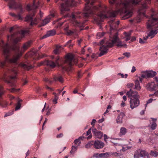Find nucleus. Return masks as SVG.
Returning a JSON list of instances; mask_svg holds the SVG:
<instances>
[{
    "label": "nucleus",
    "instance_id": "f257e3e1",
    "mask_svg": "<svg viewBox=\"0 0 158 158\" xmlns=\"http://www.w3.org/2000/svg\"><path fill=\"white\" fill-rule=\"evenodd\" d=\"M141 0H125L122 2L118 0H109L111 4H114L117 8H120L117 11H112L106 12V7L104 6L99 5L93 6L95 0H86V3L85 8V12L83 14L85 17L92 16L94 20L99 23L103 19L108 17H115L118 13L122 15L123 19H127L132 15L131 11L129 10V7L132 5H136L141 2Z\"/></svg>",
    "mask_w": 158,
    "mask_h": 158
},
{
    "label": "nucleus",
    "instance_id": "f03ea898",
    "mask_svg": "<svg viewBox=\"0 0 158 158\" xmlns=\"http://www.w3.org/2000/svg\"><path fill=\"white\" fill-rule=\"evenodd\" d=\"M0 47L3 50V54L5 57L4 61H0V67L1 68L7 67L8 63H16L18 59L22 55V53L20 51L19 47L17 45H15L12 48L15 52V54L12 58H10V45L8 43L4 44L2 40H0Z\"/></svg>",
    "mask_w": 158,
    "mask_h": 158
},
{
    "label": "nucleus",
    "instance_id": "7ed1b4c3",
    "mask_svg": "<svg viewBox=\"0 0 158 158\" xmlns=\"http://www.w3.org/2000/svg\"><path fill=\"white\" fill-rule=\"evenodd\" d=\"M110 39L106 41L105 39L102 40L100 42V44L102 45L106 42V45H103L100 48V53L98 56L100 57L105 55L107 53L108 50V48L112 47L114 44H117L116 46L118 47H127V45L126 44H122V43L118 37V33L116 32L114 34L111 33L110 35Z\"/></svg>",
    "mask_w": 158,
    "mask_h": 158
},
{
    "label": "nucleus",
    "instance_id": "20e7f679",
    "mask_svg": "<svg viewBox=\"0 0 158 158\" xmlns=\"http://www.w3.org/2000/svg\"><path fill=\"white\" fill-rule=\"evenodd\" d=\"M152 13L147 23L148 29H155L152 30L148 34V36L153 38L158 32V16L156 13L152 10Z\"/></svg>",
    "mask_w": 158,
    "mask_h": 158
},
{
    "label": "nucleus",
    "instance_id": "39448f33",
    "mask_svg": "<svg viewBox=\"0 0 158 158\" xmlns=\"http://www.w3.org/2000/svg\"><path fill=\"white\" fill-rule=\"evenodd\" d=\"M31 28L29 27L27 29L22 30L20 32L19 28L17 26H15L10 27L9 30L10 32H11L13 31H14L15 32L10 35L8 36V40L12 41L14 44H16L18 42L21 40L22 38V37H20L19 36L20 35L22 36H23L25 34H28L29 29Z\"/></svg>",
    "mask_w": 158,
    "mask_h": 158
},
{
    "label": "nucleus",
    "instance_id": "423d86ee",
    "mask_svg": "<svg viewBox=\"0 0 158 158\" xmlns=\"http://www.w3.org/2000/svg\"><path fill=\"white\" fill-rule=\"evenodd\" d=\"M126 95L130 98V107L131 109H133L139 106L140 103V96L137 92L133 91L130 89L127 92Z\"/></svg>",
    "mask_w": 158,
    "mask_h": 158
},
{
    "label": "nucleus",
    "instance_id": "0eeeda50",
    "mask_svg": "<svg viewBox=\"0 0 158 158\" xmlns=\"http://www.w3.org/2000/svg\"><path fill=\"white\" fill-rule=\"evenodd\" d=\"M40 2L37 1V2L36 0H33V3L31 6L29 5H28L27 6V9L28 10H35L36 8L39 6ZM35 15L34 11H33V13L30 15H28L25 18V21H31L30 26H33L34 25H35L38 23V21L36 19H33V17Z\"/></svg>",
    "mask_w": 158,
    "mask_h": 158
},
{
    "label": "nucleus",
    "instance_id": "6e6552de",
    "mask_svg": "<svg viewBox=\"0 0 158 158\" xmlns=\"http://www.w3.org/2000/svg\"><path fill=\"white\" fill-rule=\"evenodd\" d=\"M17 72L15 69H9L7 68V71L4 73V81L10 84L11 86H13L14 84L12 82V80L16 77Z\"/></svg>",
    "mask_w": 158,
    "mask_h": 158
},
{
    "label": "nucleus",
    "instance_id": "1a4fd4ad",
    "mask_svg": "<svg viewBox=\"0 0 158 158\" xmlns=\"http://www.w3.org/2000/svg\"><path fill=\"white\" fill-rule=\"evenodd\" d=\"M77 2L74 0H66L64 3L61 5V14H63L64 11L69 10V7L71 6H75Z\"/></svg>",
    "mask_w": 158,
    "mask_h": 158
},
{
    "label": "nucleus",
    "instance_id": "9d476101",
    "mask_svg": "<svg viewBox=\"0 0 158 158\" xmlns=\"http://www.w3.org/2000/svg\"><path fill=\"white\" fill-rule=\"evenodd\" d=\"M73 55L70 54H69L66 55V59L64 61L65 63H68L69 66V69L71 70L72 68V66L73 64H76L77 63V60L73 59Z\"/></svg>",
    "mask_w": 158,
    "mask_h": 158
},
{
    "label": "nucleus",
    "instance_id": "9b49d317",
    "mask_svg": "<svg viewBox=\"0 0 158 158\" xmlns=\"http://www.w3.org/2000/svg\"><path fill=\"white\" fill-rule=\"evenodd\" d=\"M59 57H57L55 60V62H54L53 61L48 60L44 61V62H41L38 65V66H40L43 65H47V66H49L52 68L55 67L56 65H59L58 61L59 60Z\"/></svg>",
    "mask_w": 158,
    "mask_h": 158
},
{
    "label": "nucleus",
    "instance_id": "f8f14e48",
    "mask_svg": "<svg viewBox=\"0 0 158 158\" xmlns=\"http://www.w3.org/2000/svg\"><path fill=\"white\" fill-rule=\"evenodd\" d=\"M80 14V13L79 12L73 13L71 15V17L75 23V25L77 26L82 27L84 26V23L79 22L76 20L77 18H80V16L79 15V14Z\"/></svg>",
    "mask_w": 158,
    "mask_h": 158
},
{
    "label": "nucleus",
    "instance_id": "ddd939ff",
    "mask_svg": "<svg viewBox=\"0 0 158 158\" xmlns=\"http://www.w3.org/2000/svg\"><path fill=\"white\" fill-rule=\"evenodd\" d=\"M151 2V0H146L142 4L139 8L138 11L140 14H142L145 16L144 12L148 8L147 4H150Z\"/></svg>",
    "mask_w": 158,
    "mask_h": 158
},
{
    "label": "nucleus",
    "instance_id": "4468645a",
    "mask_svg": "<svg viewBox=\"0 0 158 158\" xmlns=\"http://www.w3.org/2000/svg\"><path fill=\"white\" fill-rule=\"evenodd\" d=\"M8 6L10 9H16L19 8L22 10V6L20 4H17L15 0H10L8 3Z\"/></svg>",
    "mask_w": 158,
    "mask_h": 158
},
{
    "label": "nucleus",
    "instance_id": "2eb2a0df",
    "mask_svg": "<svg viewBox=\"0 0 158 158\" xmlns=\"http://www.w3.org/2000/svg\"><path fill=\"white\" fill-rule=\"evenodd\" d=\"M157 87L158 85L154 82H149L145 86L146 89L150 91H155L157 88Z\"/></svg>",
    "mask_w": 158,
    "mask_h": 158
},
{
    "label": "nucleus",
    "instance_id": "dca6fc26",
    "mask_svg": "<svg viewBox=\"0 0 158 158\" xmlns=\"http://www.w3.org/2000/svg\"><path fill=\"white\" fill-rule=\"evenodd\" d=\"M104 143L100 140H97L95 141H94V147L96 149L102 148L104 147Z\"/></svg>",
    "mask_w": 158,
    "mask_h": 158
},
{
    "label": "nucleus",
    "instance_id": "f3484780",
    "mask_svg": "<svg viewBox=\"0 0 158 158\" xmlns=\"http://www.w3.org/2000/svg\"><path fill=\"white\" fill-rule=\"evenodd\" d=\"M109 24L110 26V34L111 33H112V30H114L116 29L117 27L118 26V25L119 24V21H117L116 22V23H115L114 22V20H111L110 21H109Z\"/></svg>",
    "mask_w": 158,
    "mask_h": 158
},
{
    "label": "nucleus",
    "instance_id": "a211bd4d",
    "mask_svg": "<svg viewBox=\"0 0 158 158\" xmlns=\"http://www.w3.org/2000/svg\"><path fill=\"white\" fill-rule=\"evenodd\" d=\"M55 16V15L54 13L51 14L48 16L43 21L40 26H43L47 24L50 22L51 18L54 17Z\"/></svg>",
    "mask_w": 158,
    "mask_h": 158
},
{
    "label": "nucleus",
    "instance_id": "6ab92c4d",
    "mask_svg": "<svg viewBox=\"0 0 158 158\" xmlns=\"http://www.w3.org/2000/svg\"><path fill=\"white\" fill-rule=\"evenodd\" d=\"M92 131L96 138L99 139L102 138L103 134L100 131H98L95 128H94L92 129Z\"/></svg>",
    "mask_w": 158,
    "mask_h": 158
},
{
    "label": "nucleus",
    "instance_id": "aec40b11",
    "mask_svg": "<svg viewBox=\"0 0 158 158\" xmlns=\"http://www.w3.org/2000/svg\"><path fill=\"white\" fill-rule=\"evenodd\" d=\"M56 31L54 30L48 31L47 32L46 34L42 37V39H43L49 36H53L56 34Z\"/></svg>",
    "mask_w": 158,
    "mask_h": 158
},
{
    "label": "nucleus",
    "instance_id": "412c9836",
    "mask_svg": "<svg viewBox=\"0 0 158 158\" xmlns=\"http://www.w3.org/2000/svg\"><path fill=\"white\" fill-rule=\"evenodd\" d=\"M125 115L124 113L121 112L117 117L116 119V122L118 123H122V120L123 117Z\"/></svg>",
    "mask_w": 158,
    "mask_h": 158
},
{
    "label": "nucleus",
    "instance_id": "4be33fe9",
    "mask_svg": "<svg viewBox=\"0 0 158 158\" xmlns=\"http://www.w3.org/2000/svg\"><path fill=\"white\" fill-rule=\"evenodd\" d=\"M19 65L24 69L27 70H29L33 68L32 66L30 65L29 64H27L22 63H20Z\"/></svg>",
    "mask_w": 158,
    "mask_h": 158
},
{
    "label": "nucleus",
    "instance_id": "5701e85b",
    "mask_svg": "<svg viewBox=\"0 0 158 158\" xmlns=\"http://www.w3.org/2000/svg\"><path fill=\"white\" fill-rule=\"evenodd\" d=\"M53 80L55 81H58L59 82L62 83L64 80L62 76L60 74H58L54 77Z\"/></svg>",
    "mask_w": 158,
    "mask_h": 158
},
{
    "label": "nucleus",
    "instance_id": "b1692460",
    "mask_svg": "<svg viewBox=\"0 0 158 158\" xmlns=\"http://www.w3.org/2000/svg\"><path fill=\"white\" fill-rule=\"evenodd\" d=\"M153 122L152 123L151 126V128L152 130H155L157 126V124L156 123V118H151Z\"/></svg>",
    "mask_w": 158,
    "mask_h": 158
},
{
    "label": "nucleus",
    "instance_id": "393cba45",
    "mask_svg": "<svg viewBox=\"0 0 158 158\" xmlns=\"http://www.w3.org/2000/svg\"><path fill=\"white\" fill-rule=\"evenodd\" d=\"M31 41H30L25 43L21 48V51H24L26 50L30 46Z\"/></svg>",
    "mask_w": 158,
    "mask_h": 158
},
{
    "label": "nucleus",
    "instance_id": "a878e982",
    "mask_svg": "<svg viewBox=\"0 0 158 158\" xmlns=\"http://www.w3.org/2000/svg\"><path fill=\"white\" fill-rule=\"evenodd\" d=\"M135 87L134 89H136L138 91H140L141 88V87L140 85L139 81L138 80H136L135 81Z\"/></svg>",
    "mask_w": 158,
    "mask_h": 158
},
{
    "label": "nucleus",
    "instance_id": "bb28decb",
    "mask_svg": "<svg viewBox=\"0 0 158 158\" xmlns=\"http://www.w3.org/2000/svg\"><path fill=\"white\" fill-rule=\"evenodd\" d=\"M156 72L153 71H148V78L154 77L156 74Z\"/></svg>",
    "mask_w": 158,
    "mask_h": 158
},
{
    "label": "nucleus",
    "instance_id": "cd10ccee",
    "mask_svg": "<svg viewBox=\"0 0 158 158\" xmlns=\"http://www.w3.org/2000/svg\"><path fill=\"white\" fill-rule=\"evenodd\" d=\"M9 14L11 16L13 17L16 18H17L19 20H22L23 18L21 16L20 14H19L17 15H16L13 13H10Z\"/></svg>",
    "mask_w": 158,
    "mask_h": 158
},
{
    "label": "nucleus",
    "instance_id": "c85d7f7f",
    "mask_svg": "<svg viewBox=\"0 0 158 158\" xmlns=\"http://www.w3.org/2000/svg\"><path fill=\"white\" fill-rule=\"evenodd\" d=\"M141 151L140 149H139L135 152L134 155V158H139L140 156Z\"/></svg>",
    "mask_w": 158,
    "mask_h": 158
},
{
    "label": "nucleus",
    "instance_id": "c756f323",
    "mask_svg": "<svg viewBox=\"0 0 158 158\" xmlns=\"http://www.w3.org/2000/svg\"><path fill=\"white\" fill-rule=\"evenodd\" d=\"M127 132V129L125 127H122L120 129L119 135H125Z\"/></svg>",
    "mask_w": 158,
    "mask_h": 158
},
{
    "label": "nucleus",
    "instance_id": "7c9ffc66",
    "mask_svg": "<svg viewBox=\"0 0 158 158\" xmlns=\"http://www.w3.org/2000/svg\"><path fill=\"white\" fill-rule=\"evenodd\" d=\"M146 156L148 158L149 156L148 153L145 151L142 150H141L140 157H144Z\"/></svg>",
    "mask_w": 158,
    "mask_h": 158
},
{
    "label": "nucleus",
    "instance_id": "2f4dec72",
    "mask_svg": "<svg viewBox=\"0 0 158 158\" xmlns=\"http://www.w3.org/2000/svg\"><path fill=\"white\" fill-rule=\"evenodd\" d=\"M148 71H143L141 72V76L143 78H148Z\"/></svg>",
    "mask_w": 158,
    "mask_h": 158
},
{
    "label": "nucleus",
    "instance_id": "473e14b6",
    "mask_svg": "<svg viewBox=\"0 0 158 158\" xmlns=\"http://www.w3.org/2000/svg\"><path fill=\"white\" fill-rule=\"evenodd\" d=\"M91 128H90L87 131L86 134H85V133L83 134V135L84 136V135H89L88 137V139H90L92 137V135L91 134Z\"/></svg>",
    "mask_w": 158,
    "mask_h": 158
},
{
    "label": "nucleus",
    "instance_id": "72a5a7b5",
    "mask_svg": "<svg viewBox=\"0 0 158 158\" xmlns=\"http://www.w3.org/2000/svg\"><path fill=\"white\" fill-rule=\"evenodd\" d=\"M22 101L21 100H19L18 101L15 107V110H18L20 108L21 106V104L20 103V102H22Z\"/></svg>",
    "mask_w": 158,
    "mask_h": 158
},
{
    "label": "nucleus",
    "instance_id": "f704fd0d",
    "mask_svg": "<svg viewBox=\"0 0 158 158\" xmlns=\"http://www.w3.org/2000/svg\"><path fill=\"white\" fill-rule=\"evenodd\" d=\"M93 145H94V141L89 142L85 145V147L87 148H89Z\"/></svg>",
    "mask_w": 158,
    "mask_h": 158
},
{
    "label": "nucleus",
    "instance_id": "c9c22d12",
    "mask_svg": "<svg viewBox=\"0 0 158 158\" xmlns=\"http://www.w3.org/2000/svg\"><path fill=\"white\" fill-rule=\"evenodd\" d=\"M150 154L151 156L156 157L157 156L158 153L156 151H151Z\"/></svg>",
    "mask_w": 158,
    "mask_h": 158
},
{
    "label": "nucleus",
    "instance_id": "e433bc0d",
    "mask_svg": "<svg viewBox=\"0 0 158 158\" xmlns=\"http://www.w3.org/2000/svg\"><path fill=\"white\" fill-rule=\"evenodd\" d=\"M105 34V33L103 32L102 33L99 32L97 33V38L99 39L101 37H102Z\"/></svg>",
    "mask_w": 158,
    "mask_h": 158
},
{
    "label": "nucleus",
    "instance_id": "4c0bfd02",
    "mask_svg": "<svg viewBox=\"0 0 158 158\" xmlns=\"http://www.w3.org/2000/svg\"><path fill=\"white\" fill-rule=\"evenodd\" d=\"M118 75H120L121 76V78H127L128 75L127 74H124L123 73H119L118 74Z\"/></svg>",
    "mask_w": 158,
    "mask_h": 158
},
{
    "label": "nucleus",
    "instance_id": "58836bf2",
    "mask_svg": "<svg viewBox=\"0 0 158 158\" xmlns=\"http://www.w3.org/2000/svg\"><path fill=\"white\" fill-rule=\"evenodd\" d=\"M77 149V147L72 146V150L70 152V153L72 154L74 152V151H76Z\"/></svg>",
    "mask_w": 158,
    "mask_h": 158
},
{
    "label": "nucleus",
    "instance_id": "ea45409f",
    "mask_svg": "<svg viewBox=\"0 0 158 158\" xmlns=\"http://www.w3.org/2000/svg\"><path fill=\"white\" fill-rule=\"evenodd\" d=\"M110 154L111 155L114 156H119L121 155L120 154L117 152H111Z\"/></svg>",
    "mask_w": 158,
    "mask_h": 158
},
{
    "label": "nucleus",
    "instance_id": "a19ab883",
    "mask_svg": "<svg viewBox=\"0 0 158 158\" xmlns=\"http://www.w3.org/2000/svg\"><path fill=\"white\" fill-rule=\"evenodd\" d=\"M20 90V89H16L14 88H12L11 89H9L10 91L12 93L14 92H18Z\"/></svg>",
    "mask_w": 158,
    "mask_h": 158
},
{
    "label": "nucleus",
    "instance_id": "79ce46f5",
    "mask_svg": "<svg viewBox=\"0 0 158 158\" xmlns=\"http://www.w3.org/2000/svg\"><path fill=\"white\" fill-rule=\"evenodd\" d=\"M74 31L69 30L67 33L66 34L68 35H72L74 33Z\"/></svg>",
    "mask_w": 158,
    "mask_h": 158
},
{
    "label": "nucleus",
    "instance_id": "37998d69",
    "mask_svg": "<svg viewBox=\"0 0 158 158\" xmlns=\"http://www.w3.org/2000/svg\"><path fill=\"white\" fill-rule=\"evenodd\" d=\"M108 155V153L107 152H106L105 153H101L99 154V156L101 157H105V156H107Z\"/></svg>",
    "mask_w": 158,
    "mask_h": 158
},
{
    "label": "nucleus",
    "instance_id": "c03bdc74",
    "mask_svg": "<svg viewBox=\"0 0 158 158\" xmlns=\"http://www.w3.org/2000/svg\"><path fill=\"white\" fill-rule=\"evenodd\" d=\"M134 86V84L133 83H128L127 84V86L128 88L132 87Z\"/></svg>",
    "mask_w": 158,
    "mask_h": 158
},
{
    "label": "nucleus",
    "instance_id": "a18cd8bd",
    "mask_svg": "<svg viewBox=\"0 0 158 158\" xmlns=\"http://www.w3.org/2000/svg\"><path fill=\"white\" fill-rule=\"evenodd\" d=\"M44 81L45 82H48V83H49L50 84L52 83V81L49 80V79L47 78H45L44 79Z\"/></svg>",
    "mask_w": 158,
    "mask_h": 158
},
{
    "label": "nucleus",
    "instance_id": "49530a36",
    "mask_svg": "<svg viewBox=\"0 0 158 158\" xmlns=\"http://www.w3.org/2000/svg\"><path fill=\"white\" fill-rule=\"evenodd\" d=\"M2 98L0 99V102H1V103H2V104L3 105V106H5V107H5L6 106H7V103L6 102H2Z\"/></svg>",
    "mask_w": 158,
    "mask_h": 158
},
{
    "label": "nucleus",
    "instance_id": "de8ad7c7",
    "mask_svg": "<svg viewBox=\"0 0 158 158\" xmlns=\"http://www.w3.org/2000/svg\"><path fill=\"white\" fill-rule=\"evenodd\" d=\"M74 143L76 144H79L80 143V140L79 139H76L74 141Z\"/></svg>",
    "mask_w": 158,
    "mask_h": 158
},
{
    "label": "nucleus",
    "instance_id": "09e8293b",
    "mask_svg": "<svg viewBox=\"0 0 158 158\" xmlns=\"http://www.w3.org/2000/svg\"><path fill=\"white\" fill-rule=\"evenodd\" d=\"M123 55L127 58H128L130 56V53L129 52L124 53L123 54Z\"/></svg>",
    "mask_w": 158,
    "mask_h": 158
},
{
    "label": "nucleus",
    "instance_id": "8fccbe9b",
    "mask_svg": "<svg viewBox=\"0 0 158 158\" xmlns=\"http://www.w3.org/2000/svg\"><path fill=\"white\" fill-rule=\"evenodd\" d=\"M96 122V120L95 119H93L92 122H91V124L92 125L93 127H94L95 125V123Z\"/></svg>",
    "mask_w": 158,
    "mask_h": 158
},
{
    "label": "nucleus",
    "instance_id": "3c124183",
    "mask_svg": "<svg viewBox=\"0 0 158 158\" xmlns=\"http://www.w3.org/2000/svg\"><path fill=\"white\" fill-rule=\"evenodd\" d=\"M54 52L55 54H58L59 53V50L57 48L54 50Z\"/></svg>",
    "mask_w": 158,
    "mask_h": 158
},
{
    "label": "nucleus",
    "instance_id": "603ef678",
    "mask_svg": "<svg viewBox=\"0 0 158 158\" xmlns=\"http://www.w3.org/2000/svg\"><path fill=\"white\" fill-rule=\"evenodd\" d=\"M139 42L141 44H143L144 43H145V41L143 40V39L140 38H139Z\"/></svg>",
    "mask_w": 158,
    "mask_h": 158
},
{
    "label": "nucleus",
    "instance_id": "864d4df0",
    "mask_svg": "<svg viewBox=\"0 0 158 158\" xmlns=\"http://www.w3.org/2000/svg\"><path fill=\"white\" fill-rule=\"evenodd\" d=\"M124 34L125 35V37H127L128 36V37L130 36L131 35V33H127L126 32H125L124 33Z\"/></svg>",
    "mask_w": 158,
    "mask_h": 158
},
{
    "label": "nucleus",
    "instance_id": "5fc2aeb1",
    "mask_svg": "<svg viewBox=\"0 0 158 158\" xmlns=\"http://www.w3.org/2000/svg\"><path fill=\"white\" fill-rule=\"evenodd\" d=\"M82 75V74L81 72L79 71L78 73L77 77L78 78H80L81 77Z\"/></svg>",
    "mask_w": 158,
    "mask_h": 158
},
{
    "label": "nucleus",
    "instance_id": "6e6d98bb",
    "mask_svg": "<svg viewBox=\"0 0 158 158\" xmlns=\"http://www.w3.org/2000/svg\"><path fill=\"white\" fill-rule=\"evenodd\" d=\"M153 95L157 96L158 95V90L156 91L155 92V93L153 94H150L149 95L150 96H152Z\"/></svg>",
    "mask_w": 158,
    "mask_h": 158
},
{
    "label": "nucleus",
    "instance_id": "4d7b16f0",
    "mask_svg": "<svg viewBox=\"0 0 158 158\" xmlns=\"http://www.w3.org/2000/svg\"><path fill=\"white\" fill-rule=\"evenodd\" d=\"M153 100V99L152 98H150L149 99L147 102V104H148L149 103H151L152 102Z\"/></svg>",
    "mask_w": 158,
    "mask_h": 158
},
{
    "label": "nucleus",
    "instance_id": "13d9d810",
    "mask_svg": "<svg viewBox=\"0 0 158 158\" xmlns=\"http://www.w3.org/2000/svg\"><path fill=\"white\" fill-rule=\"evenodd\" d=\"M63 135L62 133H60L56 136V138H60L63 136Z\"/></svg>",
    "mask_w": 158,
    "mask_h": 158
},
{
    "label": "nucleus",
    "instance_id": "bf43d9fd",
    "mask_svg": "<svg viewBox=\"0 0 158 158\" xmlns=\"http://www.w3.org/2000/svg\"><path fill=\"white\" fill-rule=\"evenodd\" d=\"M136 70V69L135 67H134V66H133L132 67V69L131 70V72L132 73H134V72H135V71Z\"/></svg>",
    "mask_w": 158,
    "mask_h": 158
},
{
    "label": "nucleus",
    "instance_id": "052dcab7",
    "mask_svg": "<svg viewBox=\"0 0 158 158\" xmlns=\"http://www.w3.org/2000/svg\"><path fill=\"white\" fill-rule=\"evenodd\" d=\"M103 137H104V140L106 142V139L108 138L107 136L105 134L104 135Z\"/></svg>",
    "mask_w": 158,
    "mask_h": 158
},
{
    "label": "nucleus",
    "instance_id": "680f3d73",
    "mask_svg": "<svg viewBox=\"0 0 158 158\" xmlns=\"http://www.w3.org/2000/svg\"><path fill=\"white\" fill-rule=\"evenodd\" d=\"M104 120V118H102L101 119L99 120L98 121V122L99 123H101L103 122Z\"/></svg>",
    "mask_w": 158,
    "mask_h": 158
},
{
    "label": "nucleus",
    "instance_id": "e2e57ef3",
    "mask_svg": "<svg viewBox=\"0 0 158 158\" xmlns=\"http://www.w3.org/2000/svg\"><path fill=\"white\" fill-rule=\"evenodd\" d=\"M148 37L149 36H148V35H147V36H146L145 37H144L143 39L145 41V42H146L147 40L148 39Z\"/></svg>",
    "mask_w": 158,
    "mask_h": 158
},
{
    "label": "nucleus",
    "instance_id": "0e129e2a",
    "mask_svg": "<svg viewBox=\"0 0 158 158\" xmlns=\"http://www.w3.org/2000/svg\"><path fill=\"white\" fill-rule=\"evenodd\" d=\"M45 88H46V89H50L51 90H52V91L53 90V89L52 88L48 87L47 85H46Z\"/></svg>",
    "mask_w": 158,
    "mask_h": 158
},
{
    "label": "nucleus",
    "instance_id": "69168bd1",
    "mask_svg": "<svg viewBox=\"0 0 158 158\" xmlns=\"http://www.w3.org/2000/svg\"><path fill=\"white\" fill-rule=\"evenodd\" d=\"M55 104L57 103V100L58 99V97L57 96V94L55 96Z\"/></svg>",
    "mask_w": 158,
    "mask_h": 158
},
{
    "label": "nucleus",
    "instance_id": "338daca9",
    "mask_svg": "<svg viewBox=\"0 0 158 158\" xmlns=\"http://www.w3.org/2000/svg\"><path fill=\"white\" fill-rule=\"evenodd\" d=\"M64 30L65 32L66 33L69 30V27H66V28H65L64 29Z\"/></svg>",
    "mask_w": 158,
    "mask_h": 158
},
{
    "label": "nucleus",
    "instance_id": "774afa93",
    "mask_svg": "<svg viewBox=\"0 0 158 158\" xmlns=\"http://www.w3.org/2000/svg\"><path fill=\"white\" fill-rule=\"evenodd\" d=\"M125 37V40L126 41H128V40H129L130 39V36L128 37Z\"/></svg>",
    "mask_w": 158,
    "mask_h": 158
}]
</instances>
